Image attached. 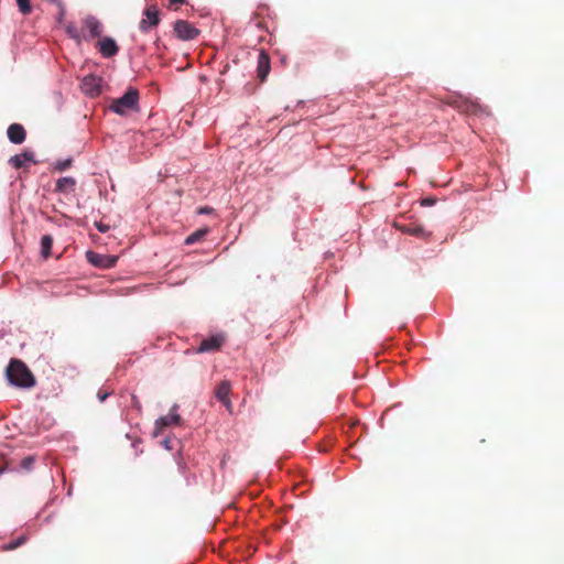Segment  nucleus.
<instances>
[{
	"label": "nucleus",
	"instance_id": "cd10ccee",
	"mask_svg": "<svg viewBox=\"0 0 564 564\" xmlns=\"http://www.w3.org/2000/svg\"><path fill=\"white\" fill-rule=\"evenodd\" d=\"M170 4H184L186 0H169Z\"/></svg>",
	"mask_w": 564,
	"mask_h": 564
},
{
	"label": "nucleus",
	"instance_id": "39448f33",
	"mask_svg": "<svg viewBox=\"0 0 564 564\" xmlns=\"http://www.w3.org/2000/svg\"><path fill=\"white\" fill-rule=\"evenodd\" d=\"M102 33V24L95 17H87L83 21L82 35L83 40L89 41L100 36Z\"/></svg>",
	"mask_w": 564,
	"mask_h": 564
},
{
	"label": "nucleus",
	"instance_id": "0eeeda50",
	"mask_svg": "<svg viewBox=\"0 0 564 564\" xmlns=\"http://www.w3.org/2000/svg\"><path fill=\"white\" fill-rule=\"evenodd\" d=\"M160 22L159 10L155 6L148 7L144 10V18L140 21L139 28L142 32H148Z\"/></svg>",
	"mask_w": 564,
	"mask_h": 564
},
{
	"label": "nucleus",
	"instance_id": "f03ea898",
	"mask_svg": "<svg viewBox=\"0 0 564 564\" xmlns=\"http://www.w3.org/2000/svg\"><path fill=\"white\" fill-rule=\"evenodd\" d=\"M109 109L120 116L129 111L139 110V91L135 88H129L123 96L111 101Z\"/></svg>",
	"mask_w": 564,
	"mask_h": 564
},
{
	"label": "nucleus",
	"instance_id": "c85d7f7f",
	"mask_svg": "<svg viewBox=\"0 0 564 564\" xmlns=\"http://www.w3.org/2000/svg\"><path fill=\"white\" fill-rule=\"evenodd\" d=\"M155 423H162V424H165V423H170V422L167 421V417L162 416V417L158 419V420L155 421Z\"/></svg>",
	"mask_w": 564,
	"mask_h": 564
},
{
	"label": "nucleus",
	"instance_id": "9b49d317",
	"mask_svg": "<svg viewBox=\"0 0 564 564\" xmlns=\"http://www.w3.org/2000/svg\"><path fill=\"white\" fill-rule=\"evenodd\" d=\"M97 44L100 54L106 58L115 56L119 51L118 45L111 37H104L99 40Z\"/></svg>",
	"mask_w": 564,
	"mask_h": 564
},
{
	"label": "nucleus",
	"instance_id": "aec40b11",
	"mask_svg": "<svg viewBox=\"0 0 564 564\" xmlns=\"http://www.w3.org/2000/svg\"><path fill=\"white\" fill-rule=\"evenodd\" d=\"M35 463V457L34 456H26L24 457L22 460H21V468L29 471L32 469L33 465Z\"/></svg>",
	"mask_w": 564,
	"mask_h": 564
},
{
	"label": "nucleus",
	"instance_id": "4468645a",
	"mask_svg": "<svg viewBox=\"0 0 564 564\" xmlns=\"http://www.w3.org/2000/svg\"><path fill=\"white\" fill-rule=\"evenodd\" d=\"M231 386L229 381H223L218 384L215 395L216 398L229 410L230 409V401L228 399V395L230 393Z\"/></svg>",
	"mask_w": 564,
	"mask_h": 564
},
{
	"label": "nucleus",
	"instance_id": "a878e982",
	"mask_svg": "<svg viewBox=\"0 0 564 564\" xmlns=\"http://www.w3.org/2000/svg\"><path fill=\"white\" fill-rule=\"evenodd\" d=\"M96 226H97V229L100 232H107L109 230V226L108 225H104L101 223H98V224H96Z\"/></svg>",
	"mask_w": 564,
	"mask_h": 564
},
{
	"label": "nucleus",
	"instance_id": "2f4dec72",
	"mask_svg": "<svg viewBox=\"0 0 564 564\" xmlns=\"http://www.w3.org/2000/svg\"><path fill=\"white\" fill-rule=\"evenodd\" d=\"M350 423L358 424V423H360V422H359V420H355V421H351Z\"/></svg>",
	"mask_w": 564,
	"mask_h": 564
},
{
	"label": "nucleus",
	"instance_id": "bb28decb",
	"mask_svg": "<svg viewBox=\"0 0 564 564\" xmlns=\"http://www.w3.org/2000/svg\"><path fill=\"white\" fill-rule=\"evenodd\" d=\"M171 421H172V423H178V421H180V415H178V414H176V413H174V412H172V413H171Z\"/></svg>",
	"mask_w": 564,
	"mask_h": 564
},
{
	"label": "nucleus",
	"instance_id": "c756f323",
	"mask_svg": "<svg viewBox=\"0 0 564 564\" xmlns=\"http://www.w3.org/2000/svg\"><path fill=\"white\" fill-rule=\"evenodd\" d=\"M398 408H399V405H394L393 408L388 409V411H387L388 420H391L390 413L393 412L394 410H397Z\"/></svg>",
	"mask_w": 564,
	"mask_h": 564
},
{
	"label": "nucleus",
	"instance_id": "412c9836",
	"mask_svg": "<svg viewBox=\"0 0 564 564\" xmlns=\"http://www.w3.org/2000/svg\"><path fill=\"white\" fill-rule=\"evenodd\" d=\"M66 31L68 33V35L73 39H75L76 41H80L83 40V35H82V32H78V30L76 29L75 25L73 24H69L67 28H66Z\"/></svg>",
	"mask_w": 564,
	"mask_h": 564
},
{
	"label": "nucleus",
	"instance_id": "b1692460",
	"mask_svg": "<svg viewBox=\"0 0 564 564\" xmlns=\"http://www.w3.org/2000/svg\"><path fill=\"white\" fill-rule=\"evenodd\" d=\"M436 203L434 197H426L421 200L422 206H433Z\"/></svg>",
	"mask_w": 564,
	"mask_h": 564
},
{
	"label": "nucleus",
	"instance_id": "7ed1b4c3",
	"mask_svg": "<svg viewBox=\"0 0 564 564\" xmlns=\"http://www.w3.org/2000/svg\"><path fill=\"white\" fill-rule=\"evenodd\" d=\"M446 104L459 112L467 115H480L485 112L486 108L476 100L463 96H452L446 100Z\"/></svg>",
	"mask_w": 564,
	"mask_h": 564
},
{
	"label": "nucleus",
	"instance_id": "f257e3e1",
	"mask_svg": "<svg viewBox=\"0 0 564 564\" xmlns=\"http://www.w3.org/2000/svg\"><path fill=\"white\" fill-rule=\"evenodd\" d=\"M7 378L10 383L21 388H31L35 384V378L30 369L18 359H12L7 367Z\"/></svg>",
	"mask_w": 564,
	"mask_h": 564
},
{
	"label": "nucleus",
	"instance_id": "393cba45",
	"mask_svg": "<svg viewBox=\"0 0 564 564\" xmlns=\"http://www.w3.org/2000/svg\"><path fill=\"white\" fill-rule=\"evenodd\" d=\"M109 395H110V392L105 391V390H99L97 393V397L100 402H104Z\"/></svg>",
	"mask_w": 564,
	"mask_h": 564
},
{
	"label": "nucleus",
	"instance_id": "6e6552de",
	"mask_svg": "<svg viewBox=\"0 0 564 564\" xmlns=\"http://www.w3.org/2000/svg\"><path fill=\"white\" fill-rule=\"evenodd\" d=\"M101 78L95 75H87L83 78L80 88L84 94L96 97L100 94Z\"/></svg>",
	"mask_w": 564,
	"mask_h": 564
},
{
	"label": "nucleus",
	"instance_id": "4be33fe9",
	"mask_svg": "<svg viewBox=\"0 0 564 564\" xmlns=\"http://www.w3.org/2000/svg\"><path fill=\"white\" fill-rule=\"evenodd\" d=\"M72 159H66L64 161H58L56 164H55V170L59 171V172H63L65 170H67L70 165H72Z\"/></svg>",
	"mask_w": 564,
	"mask_h": 564
},
{
	"label": "nucleus",
	"instance_id": "2eb2a0df",
	"mask_svg": "<svg viewBox=\"0 0 564 564\" xmlns=\"http://www.w3.org/2000/svg\"><path fill=\"white\" fill-rule=\"evenodd\" d=\"M398 228L408 235L424 238L427 236L425 228L422 225L410 223L405 225H398Z\"/></svg>",
	"mask_w": 564,
	"mask_h": 564
},
{
	"label": "nucleus",
	"instance_id": "9d476101",
	"mask_svg": "<svg viewBox=\"0 0 564 564\" xmlns=\"http://www.w3.org/2000/svg\"><path fill=\"white\" fill-rule=\"evenodd\" d=\"M7 135L10 142L14 144H21L25 141L26 131L20 123H12L7 130Z\"/></svg>",
	"mask_w": 564,
	"mask_h": 564
},
{
	"label": "nucleus",
	"instance_id": "f8f14e48",
	"mask_svg": "<svg viewBox=\"0 0 564 564\" xmlns=\"http://www.w3.org/2000/svg\"><path fill=\"white\" fill-rule=\"evenodd\" d=\"M224 343V338L219 335L212 336L209 338L203 339L197 351L198 352H208L219 350Z\"/></svg>",
	"mask_w": 564,
	"mask_h": 564
},
{
	"label": "nucleus",
	"instance_id": "ddd939ff",
	"mask_svg": "<svg viewBox=\"0 0 564 564\" xmlns=\"http://www.w3.org/2000/svg\"><path fill=\"white\" fill-rule=\"evenodd\" d=\"M25 162L36 163L34 159V153L32 151H24L9 159V164L12 165L14 169L23 167Z\"/></svg>",
	"mask_w": 564,
	"mask_h": 564
},
{
	"label": "nucleus",
	"instance_id": "7c9ffc66",
	"mask_svg": "<svg viewBox=\"0 0 564 564\" xmlns=\"http://www.w3.org/2000/svg\"><path fill=\"white\" fill-rule=\"evenodd\" d=\"M64 15H61V9H58V21L61 22Z\"/></svg>",
	"mask_w": 564,
	"mask_h": 564
},
{
	"label": "nucleus",
	"instance_id": "a211bd4d",
	"mask_svg": "<svg viewBox=\"0 0 564 564\" xmlns=\"http://www.w3.org/2000/svg\"><path fill=\"white\" fill-rule=\"evenodd\" d=\"M208 231L209 230L207 228H203V229H198V230L194 231L185 239V243L193 245V243L202 240L208 234Z\"/></svg>",
	"mask_w": 564,
	"mask_h": 564
},
{
	"label": "nucleus",
	"instance_id": "5701e85b",
	"mask_svg": "<svg viewBox=\"0 0 564 564\" xmlns=\"http://www.w3.org/2000/svg\"><path fill=\"white\" fill-rule=\"evenodd\" d=\"M24 542H25V538L20 536L19 539H17L15 541L10 543L9 549H11V550L17 549L18 546L22 545Z\"/></svg>",
	"mask_w": 564,
	"mask_h": 564
},
{
	"label": "nucleus",
	"instance_id": "20e7f679",
	"mask_svg": "<svg viewBox=\"0 0 564 564\" xmlns=\"http://www.w3.org/2000/svg\"><path fill=\"white\" fill-rule=\"evenodd\" d=\"M174 32L177 39L182 41H191L199 35V30L185 20H177L174 23Z\"/></svg>",
	"mask_w": 564,
	"mask_h": 564
},
{
	"label": "nucleus",
	"instance_id": "6ab92c4d",
	"mask_svg": "<svg viewBox=\"0 0 564 564\" xmlns=\"http://www.w3.org/2000/svg\"><path fill=\"white\" fill-rule=\"evenodd\" d=\"M17 4L19 7V10L24 14H30L32 11L30 0H17Z\"/></svg>",
	"mask_w": 564,
	"mask_h": 564
},
{
	"label": "nucleus",
	"instance_id": "423d86ee",
	"mask_svg": "<svg viewBox=\"0 0 564 564\" xmlns=\"http://www.w3.org/2000/svg\"><path fill=\"white\" fill-rule=\"evenodd\" d=\"M87 260L94 264L95 267L102 268V269H109L116 265L118 261L117 256H109V254H100L94 251H88L86 253Z\"/></svg>",
	"mask_w": 564,
	"mask_h": 564
},
{
	"label": "nucleus",
	"instance_id": "dca6fc26",
	"mask_svg": "<svg viewBox=\"0 0 564 564\" xmlns=\"http://www.w3.org/2000/svg\"><path fill=\"white\" fill-rule=\"evenodd\" d=\"M76 180L70 176L61 177L56 182L55 191L64 194H69L75 191Z\"/></svg>",
	"mask_w": 564,
	"mask_h": 564
},
{
	"label": "nucleus",
	"instance_id": "1a4fd4ad",
	"mask_svg": "<svg viewBox=\"0 0 564 564\" xmlns=\"http://www.w3.org/2000/svg\"><path fill=\"white\" fill-rule=\"evenodd\" d=\"M271 65H270V56L264 51L261 50L258 55L257 61V76L261 82H264L270 73Z\"/></svg>",
	"mask_w": 564,
	"mask_h": 564
},
{
	"label": "nucleus",
	"instance_id": "f3484780",
	"mask_svg": "<svg viewBox=\"0 0 564 564\" xmlns=\"http://www.w3.org/2000/svg\"><path fill=\"white\" fill-rule=\"evenodd\" d=\"M53 246V238L50 235H44L41 238V253L42 256L47 259L51 256V249Z\"/></svg>",
	"mask_w": 564,
	"mask_h": 564
}]
</instances>
